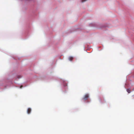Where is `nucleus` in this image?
I'll return each instance as SVG.
<instances>
[{
	"mask_svg": "<svg viewBox=\"0 0 134 134\" xmlns=\"http://www.w3.org/2000/svg\"><path fill=\"white\" fill-rule=\"evenodd\" d=\"M89 96L88 94H86L84 96V97L83 98V99L85 100H86L87 99V98Z\"/></svg>",
	"mask_w": 134,
	"mask_h": 134,
	"instance_id": "nucleus-1",
	"label": "nucleus"
},
{
	"mask_svg": "<svg viewBox=\"0 0 134 134\" xmlns=\"http://www.w3.org/2000/svg\"><path fill=\"white\" fill-rule=\"evenodd\" d=\"M31 111V109L30 108H29L27 110V112L28 114L30 113Z\"/></svg>",
	"mask_w": 134,
	"mask_h": 134,
	"instance_id": "nucleus-2",
	"label": "nucleus"
},
{
	"mask_svg": "<svg viewBox=\"0 0 134 134\" xmlns=\"http://www.w3.org/2000/svg\"><path fill=\"white\" fill-rule=\"evenodd\" d=\"M73 59V58L72 57H70L69 58V59L71 61Z\"/></svg>",
	"mask_w": 134,
	"mask_h": 134,
	"instance_id": "nucleus-3",
	"label": "nucleus"
},
{
	"mask_svg": "<svg viewBox=\"0 0 134 134\" xmlns=\"http://www.w3.org/2000/svg\"><path fill=\"white\" fill-rule=\"evenodd\" d=\"M127 91L129 93H130L131 92V91L129 89H127Z\"/></svg>",
	"mask_w": 134,
	"mask_h": 134,
	"instance_id": "nucleus-4",
	"label": "nucleus"
},
{
	"mask_svg": "<svg viewBox=\"0 0 134 134\" xmlns=\"http://www.w3.org/2000/svg\"><path fill=\"white\" fill-rule=\"evenodd\" d=\"M87 0H82L81 1V2H85Z\"/></svg>",
	"mask_w": 134,
	"mask_h": 134,
	"instance_id": "nucleus-5",
	"label": "nucleus"
},
{
	"mask_svg": "<svg viewBox=\"0 0 134 134\" xmlns=\"http://www.w3.org/2000/svg\"><path fill=\"white\" fill-rule=\"evenodd\" d=\"M22 86H20V88H21L22 87Z\"/></svg>",
	"mask_w": 134,
	"mask_h": 134,
	"instance_id": "nucleus-6",
	"label": "nucleus"
},
{
	"mask_svg": "<svg viewBox=\"0 0 134 134\" xmlns=\"http://www.w3.org/2000/svg\"><path fill=\"white\" fill-rule=\"evenodd\" d=\"M132 97H134V95L133 96H132Z\"/></svg>",
	"mask_w": 134,
	"mask_h": 134,
	"instance_id": "nucleus-7",
	"label": "nucleus"
}]
</instances>
